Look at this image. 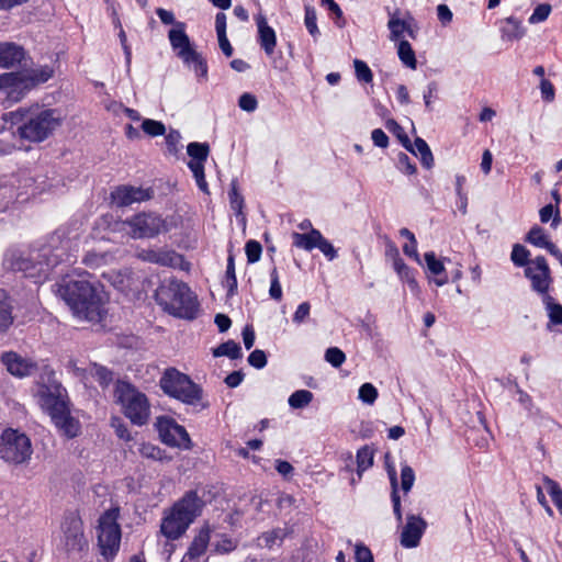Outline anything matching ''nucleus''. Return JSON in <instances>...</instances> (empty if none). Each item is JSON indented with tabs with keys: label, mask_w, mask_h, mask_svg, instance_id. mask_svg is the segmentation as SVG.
<instances>
[{
	"label": "nucleus",
	"mask_w": 562,
	"mask_h": 562,
	"mask_svg": "<svg viewBox=\"0 0 562 562\" xmlns=\"http://www.w3.org/2000/svg\"><path fill=\"white\" fill-rule=\"evenodd\" d=\"M70 247L71 240L59 229L38 249L9 250L4 256L3 266L35 279V282H41L47 278L50 268L68 258Z\"/></svg>",
	"instance_id": "obj_1"
},
{
	"label": "nucleus",
	"mask_w": 562,
	"mask_h": 562,
	"mask_svg": "<svg viewBox=\"0 0 562 562\" xmlns=\"http://www.w3.org/2000/svg\"><path fill=\"white\" fill-rule=\"evenodd\" d=\"M2 119L18 126L16 133L21 139L41 143L61 126L65 116L59 109L34 104L4 113Z\"/></svg>",
	"instance_id": "obj_2"
},
{
	"label": "nucleus",
	"mask_w": 562,
	"mask_h": 562,
	"mask_svg": "<svg viewBox=\"0 0 562 562\" xmlns=\"http://www.w3.org/2000/svg\"><path fill=\"white\" fill-rule=\"evenodd\" d=\"M58 295L80 321L99 323L105 315L104 302L98 289L85 279H64L57 285Z\"/></svg>",
	"instance_id": "obj_3"
},
{
	"label": "nucleus",
	"mask_w": 562,
	"mask_h": 562,
	"mask_svg": "<svg viewBox=\"0 0 562 562\" xmlns=\"http://www.w3.org/2000/svg\"><path fill=\"white\" fill-rule=\"evenodd\" d=\"M203 502L196 492L189 491L161 519L160 533L168 540L179 539L199 516Z\"/></svg>",
	"instance_id": "obj_4"
},
{
	"label": "nucleus",
	"mask_w": 562,
	"mask_h": 562,
	"mask_svg": "<svg viewBox=\"0 0 562 562\" xmlns=\"http://www.w3.org/2000/svg\"><path fill=\"white\" fill-rule=\"evenodd\" d=\"M156 301L165 311L177 317L193 319L198 312L196 296L178 280L162 282L156 290Z\"/></svg>",
	"instance_id": "obj_5"
},
{
	"label": "nucleus",
	"mask_w": 562,
	"mask_h": 562,
	"mask_svg": "<svg viewBox=\"0 0 562 562\" xmlns=\"http://www.w3.org/2000/svg\"><path fill=\"white\" fill-rule=\"evenodd\" d=\"M114 397L123 407L125 416L135 425L147 424L150 415V405L147 396L131 383L117 381Z\"/></svg>",
	"instance_id": "obj_6"
},
{
	"label": "nucleus",
	"mask_w": 562,
	"mask_h": 562,
	"mask_svg": "<svg viewBox=\"0 0 562 562\" xmlns=\"http://www.w3.org/2000/svg\"><path fill=\"white\" fill-rule=\"evenodd\" d=\"M159 386L168 396L188 405H195L202 398V389L176 368L165 370L159 380Z\"/></svg>",
	"instance_id": "obj_7"
},
{
	"label": "nucleus",
	"mask_w": 562,
	"mask_h": 562,
	"mask_svg": "<svg viewBox=\"0 0 562 562\" xmlns=\"http://www.w3.org/2000/svg\"><path fill=\"white\" fill-rule=\"evenodd\" d=\"M119 517V507H112L105 510L98 520V547L101 555L106 560H112L120 550L122 531L117 522Z\"/></svg>",
	"instance_id": "obj_8"
},
{
	"label": "nucleus",
	"mask_w": 562,
	"mask_h": 562,
	"mask_svg": "<svg viewBox=\"0 0 562 562\" xmlns=\"http://www.w3.org/2000/svg\"><path fill=\"white\" fill-rule=\"evenodd\" d=\"M33 453L31 439L23 432L8 428L0 435V458L9 464L26 463Z\"/></svg>",
	"instance_id": "obj_9"
},
{
	"label": "nucleus",
	"mask_w": 562,
	"mask_h": 562,
	"mask_svg": "<svg viewBox=\"0 0 562 562\" xmlns=\"http://www.w3.org/2000/svg\"><path fill=\"white\" fill-rule=\"evenodd\" d=\"M53 75L49 67L33 69L27 75L22 74H3L0 75V89L7 90L10 99L19 101L23 97V91L32 87L46 82Z\"/></svg>",
	"instance_id": "obj_10"
},
{
	"label": "nucleus",
	"mask_w": 562,
	"mask_h": 562,
	"mask_svg": "<svg viewBox=\"0 0 562 562\" xmlns=\"http://www.w3.org/2000/svg\"><path fill=\"white\" fill-rule=\"evenodd\" d=\"M119 231L128 228V235L134 239L154 238L161 233H167V221L159 214L142 212L120 223Z\"/></svg>",
	"instance_id": "obj_11"
},
{
	"label": "nucleus",
	"mask_w": 562,
	"mask_h": 562,
	"mask_svg": "<svg viewBox=\"0 0 562 562\" xmlns=\"http://www.w3.org/2000/svg\"><path fill=\"white\" fill-rule=\"evenodd\" d=\"M156 427L164 443L183 450L192 448V442L188 431L175 419L167 416H160L157 418Z\"/></svg>",
	"instance_id": "obj_12"
},
{
	"label": "nucleus",
	"mask_w": 562,
	"mask_h": 562,
	"mask_svg": "<svg viewBox=\"0 0 562 562\" xmlns=\"http://www.w3.org/2000/svg\"><path fill=\"white\" fill-rule=\"evenodd\" d=\"M525 276L530 280L531 288L542 299L550 296L549 289L552 284L551 271L543 256H538L529 262L525 269Z\"/></svg>",
	"instance_id": "obj_13"
},
{
	"label": "nucleus",
	"mask_w": 562,
	"mask_h": 562,
	"mask_svg": "<svg viewBox=\"0 0 562 562\" xmlns=\"http://www.w3.org/2000/svg\"><path fill=\"white\" fill-rule=\"evenodd\" d=\"M64 546L67 552H81L88 547L82 520L76 515L65 517L61 525Z\"/></svg>",
	"instance_id": "obj_14"
},
{
	"label": "nucleus",
	"mask_w": 562,
	"mask_h": 562,
	"mask_svg": "<svg viewBox=\"0 0 562 562\" xmlns=\"http://www.w3.org/2000/svg\"><path fill=\"white\" fill-rule=\"evenodd\" d=\"M187 151L191 157L188 167L192 171L199 189L207 193L209 189L204 175V162L209 157L210 146L206 143L193 142L188 145Z\"/></svg>",
	"instance_id": "obj_15"
},
{
	"label": "nucleus",
	"mask_w": 562,
	"mask_h": 562,
	"mask_svg": "<svg viewBox=\"0 0 562 562\" xmlns=\"http://www.w3.org/2000/svg\"><path fill=\"white\" fill-rule=\"evenodd\" d=\"M41 407L52 417L69 406L66 390L56 382L54 386H43L38 392Z\"/></svg>",
	"instance_id": "obj_16"
},
{
	"label": "nucleus",
	"mask_w": 562,
	"mask_h": 562,
	"mask_svg": "<svg viewBox=\"0 0 562 562\" xmlns=\"http://www.w3.org/2000/svg\"><path fill=\"white\" fill-rule=\"evenodd\" d=\"M0 362L11 375L19 379L30 376L37 371V363L33 359L15 351L2 352Z\"/></svg>",
	"instance_id": "obj_17"
},
{
	"label": "nucleus",
	"mask_w": 562,
	"mask_h": 562,
	"mask_svg": "<svg viewBox=\"0 0 562 562\" xmlns=\"http://www.w3.org/2000/svg\"><path fill=\"white\" fill-rule=\"evenodd\" d=\"M390 19L387 27L390 30V40L394 42L404 41L403 36L406 33L411 38L417 36V25L415 19L407 12L404 18L401 16L400 10L389 13Z\"/></svg>",
	"instance_id": "obj_18"
},
{
	"label": "nucleus",
	"mask_w": 562,
	"mask_h": 562,
	"mask_svg": "<svg viewBox=\"0 0 562 562\" xmlns=\"http://www.w3.org/2000/svg\"><path fill=\"white\" fill-rule=\"evenodd\" d=\"M151 198L149 189L136 188L132 186H120L111 193V199L117 206H128L133 203L147 201Z\"/></svg>",
	"instance_id": "obj_19"
},
{
	"label": "nucleus",
	"mask_w": 562,
	"mask_h": 562,
	"mask_svg": "<svg viewBox=\"0 0 562 562\" xmlns=\"http://www.w3.org/2000/svg\"><path fill=\"white\" fill-rule=\"evenodd\" d=\"M426 527L427 522L422 517L407 515V521L401 533V544L404 548L417 547Z\"/></svg>",
	"instance_id": "obj_20"
},
{
	"label": "nucleus",
	"mask_w": 562,
	"mask_h": 562,
	"mask_svg": "<svg viewBox=\"0 0 562 562\" xmlns=\"http://www.w3.org/2000/svg\"><path fill=\"white\" fill-rule=\"evenodd\" d=\"M168 38L172 49L182 60L195 52L191 46L189 36L186 34V24L183 22L175 23V27L168 32Z\"/></svg>",
	"instance_id": "obj_21"
},
{
	"label": "nucleus",
	"mask_w": 562,
	"mask_h": 562,
	"mask_svg": "<svg viewBox=\"0 0 562 562\" xmlns=\"http://www.w3.org/2000/svg\"><path fill=\"white\" fill-rule=\"evenodd\" d=\"M21 177L18 175H3L0 177V211H3L9 203L22 195L20 189Z\"/></svg>",
	"instance_id": "obj_22"
},
{
	"label": "nucleus",
	"mask_w": 562,
	"mask_h": 562,
	"mask_svg": "<svg viewBox=\"0 0 562 562\" xmlns=\"http://www.w3.org/2000/svg\"><path fill=\"white\" fill-rule=\"evenodd\" d=\"M137 258L143 261L156 263L164 267H176L181 257L173 250L168 249H140L137 252Z\"/></svg>",
	"instance_id": "obj_23"
},
{
	"label": "nucleus",
	"mask_w": 562,
	"mask_h": 562,
	"mask_svg": "<svg viewBox=\"0 0 562 562\" xmlns=\"http://www.w3.org/2000/svg\"><path fill=\"white\" fill-rule=\"evenodd\" d=\"M258 27V42L268 56H271L277 45V36L274 30L268 25L267 19L262 13L255 16Z\"/></svg>",
	"instance_id": "obj_24"
},
{
	"label": "nucleus",
	"mask_w": 562,
	"mask_h": 562,
	"mask_svg": "<svg viewBox=\"0 0 562 562\" xmlns=\"http://www.w3.org/2000/svg\"><path fill=\"white\" fill-rule=\"evenodd\" d=\"M57 429L71 439L80 434V423L70 415L69 406L50 417Z\"/></svg>",
	"instance_id": "obj_25"
},
{
	"label": "nucleus",
	"mask_w": 562,
	"mask_h": 562,
	"mask_svg": "<svg viewBox=\"0 0 562 562\" xmlns=\"http://www.w3.org/2000/svg\"><path fill=\"white\" fill-rule=\"evenodd\" d=\"M210 538L209 528L201 529L198 536L193 539L181 562H198V559L204 554L210 542Z\"/></svg>",
	"instance_id": "obj_26"
},
{
	"label": "nucleus",
	"mask_w": 562,
	"mask_h": 562,
	"mask_svg": "<svg viewBox=\"0 0 562 562\" xmlns=\"http://www.w3.org/2000/svg\"><path fill=\"white\" fill-rule=\"evenodd\" d=\"M24 50L13 43H0V67L10 68L22 61Z\"/></svg>",
	"instance_id": "obj_27"
},
{
	"label": "nucleus",
	"mask_w": 562,
	"mask_h": 562,
	"mask_svg": "<svg viewBox=\"0 0 562 562\" xmlns=\"http://www.w3.org/2000/svg\"><path fill=\"white\" fill-rule=\"evenodd\" d=\"M321 236L322 233L316 228H311V231L305 234L294 232L292 233L293 246L311 251L317 247Z\"/></svg>",
	"instance_id": "obj_28"
},
{
	"label": "nucleus",
	"mask_w": 562,
	"mask_h": 562,
	"mask_svg": "<svg viewBox=\"0 0 562 562\" xmlns=\"http://www.w3.org/2000/svg\"><path fill=\"white\" fill-rule=\"evenodd\" d=\"M428 271L436 276L435 283L442 286L448 283V277L445 271L443 262L436 258L435 252L429 251L424 255Z\"/></svg>",
	"instance_id": "obj_29"
},
{
	"label": "nucleus",
	"mask_w": 562,
	"mask_h": 562,
	"mask_svg": "<svg viewBox=\"0 0 562 562\" xmlns=\"http://www.w3.org/2000/svg\"><path fill=\"white\" fill-rule=\"evenodd\" d=\"M409 148H406L415 156H419L422 165L430 169L434 166V156L428 144L420 137L414 140V144H408Z\"/></svg>",
	"instance_id": "obj_30"
},
{
	"label": "nucleus",
	"mask_w": 562,
	"mask_h": 562,
	"mask_svg": "<svg viewBox=\"0 0 562 562\" xmlns=\"http://www.w3.org/2000/svg\"><path fill=\"white\" fill-rule=\"evenodd\" d=\"M526 33L522 23L517 19L509 16L505 20V25L502 27L503 38L507 41L520 40Z\"/></svg>",
	"instance_id": "obj_31"
},
{
	"label": "nucleus",
	"mask_w": 562,
	"mask_h": 562,
	"mask_svg": "<svg viewBox=\"0 0 562 562\" xmlns=\"http://www.w3.org/2000/svg\"><path fill=\"white\" fill-rule=\"evenodd\" d=\"M12 323V307L8 295L3 290H0V334L7 331Z\"/></svg>",
	"instance_id": "obj_32"
},
{
	"label": "nucleus",
	"mask_w": 562,
	"mask_h": 562,
	"mask_svg": "<svg viewBox=\"0 0 562 562\" xmlns=\"http://www.w3.org/2000/svg\"><path fill=\"white\" fill-rule=\"evenodd\" d=\"M526 241L536 247L544 248L548 251L550 250L551 245H554L549 239V236L546 234L544 229L538 225H535L530 228L526 236Z\"/></svg>",
	"instance_id": "obj_33"
},
{
	"label": "nucleus",
	"mask_w": 562,
	"mask_h": 562,
	"mask_svg": "<svg viewBox=\"0 0 562 562\" xmlns=\"http://www.w3.org/2000/svg\"><path fill=\"white\" fill-rule=\"evenodd\" d=\"M213 356L214 357H228L229 359H239L241 358V348L240 346L235 342L234 340H227L223 344H221L218 347L213 349Z\"/></svg>",
	"instance_id": "obj_34"
},
{
	"label": "nucleus",
	"mask_w": 562,
	"mask_h": 562,
	"mask_svg": "<svg viewBox=\"0 0 562 562\" xmlns=\"http://www.w3.org/2000/svg\"><path fill=\"white\" fill-rule=\"evenodd\" d=\"M542 483L544 485V488L549 493V495L552 498V502L554 503L557 509L562 515V488L559 485V483L551 477L544 475L542 477Z\"/></svg>",
	"instance_id": "obj_35"
},
{
	"label": "nucleus",
	"mask_w": 562,
	"mask_h": 562,
	"mask_svg": "<svg viewBox=\"0 0 562 562\" xmlns=\"http://www.w3.org/2000/svg\"><path fill=\"white\" fill-rule=\"evenodd\" d=\"M182 61L192 68L199 78H206L207 65L205 59L198 52H193L192 55H189L187 59H183Z\"/></svg>",
	"instance_id": "obj_36"
},
{
	"label": "nucleus",
	"mask_w": 562,
	"mask_h": 562,
	"mask_svg": "<svg viewBox=\"0 0 562 562\" xmlns=\"http://www.w3.org/2000/svg\"><path fill=\"white\" fill-rule=\"evenodd\" d=\"M397 54L401 61L411 69H416L417 61L415 52L407 41H400L397 46Z\"/></svg>",
	"instance_id": "obj_37"
},
{
	"label": "nucleus",
	"mask_w": 562,
	"mask_h": 562,
	"mask_svg": "<svg viewBox=\"0 0 562 562\" xmlns=\"http://www.w3.org/2000/svg\"><path fill=\"white\" fill-rule=\"evenodd\" d=\"M542 303L546 306L550 322L554 325H562V305L557 303L551 295L544 296Z\"/></svg>",
	"instance_id": "obj_38"
},
{
	"label": "nucleus",
	"mask_w": 562,
	"mask_h": 562,
	"mask_svg": "<svg viewBox=\"0 0 562 562\" xmlns=\"http://www.w3.org/2000/svg\"><path fill=\"white\" fill-rule=\"evenodd\" d=\"M284 538V530L277 528L263 532L258 537V546L263 548H272L274 544H280Z\"/></svg>",
	"instance_id": "obj_39"
},
{
	"label": "nucleus",
	"mask_w": 562,
	"mask_h": 562,
	"mask_svg": "<svg viewBox=\"0 0 562 562\" xmlns=\"http://www.w3.org/2000/svg\"><path fill=\"white\" fill-rule=\"evenodd\" d=\"M373 464V450L368 446L360 448L357 452V472L361 476L362 472Z\"/></svg>",
	"instance_id": "obj_40"
},
{
	"label": "nucleus",
	"mask_w": 562,
	"mask_h": 562,
	"mask_svg": "<svg viewBox=\"0 0 562 562\" xmlns=\"http://www.w3.org/2000/svg\"><path fill=\"white\" fill-rule=\"evenodd\" d=\"M305 15H304V24L307 29L308 33L313 36V38L316 41L318 36L321 35V32L317 26V15L316 10L312 5H305L304 8Z\"/></svg>",
	"instance_id": "obj_41"
},
{
	"label": "nucleus",
	"mask_w": 562,
	"mask_h": 562,
	"mask_svg": "<svg viewBox=\"0 0 562 562\" xmlns=\"http://www.w3.org/2000/svg\"><path fill=\"white\" fill-rule=\"evenodd\" d=\"M313 400V393L307 390H299L292 393L288 400L289 405L292 408L306 407Z\"/></svg>",
	"instance_id": "obj_42"
},
{
	"label": "nucleus",
	"mask_w": 562,
	"mask_h": 562,
	"mask_svg": "<svg viewBox=\"0 0 562 562\" xmlns=\"http://www.w3.org/2000/svg\"><path fill=\"white\" fill-rule=\"evenodd\" d=\"M229 204L236 216L243 215L244 198L238 191L237 181L233 180L228 192Z\"/></svg>",
	"instance_id": "obj_43"
},
{
	"label": "nucleus",
	"mask_w": 562,
	"mask_h": 562,
	"mask_svg": "<svg viewBox=\"0 0 562 562\" xmlns=\"http://www.w3.org/2000/svg\"><path fill=\"white\" fill-rule=\"evenodd\" d=\"M390 482L392 487V503H393V512L397 519V521H402V509H401V499L398 496V483L396 477V472L393 470L390 472Z\"/></svg>",
	"instance_id": "obj_44"
},
{
	"label": "nucleus",
	"mask_w": 562,
	"mask_h": 562,
	"mask_svg": "<svg viewBox=\"0 0 562 562\" xmlns=\"http://www.w3.org/2000/svg\"><path fill=\"white\" fill-rule=\"evenodd\" d=\"M530 251L520 244H515L510 254V259L517 267H526L531 260H529Z\"/></svg>",
	"instance_id": "obj_45"
},
{
	"label": "nucleus",
	"mask_w": 562,
	"mask_h": 562,
	"mask_svg": "<svg viewBox=\"0 0 562 562\" xmlns=\"http://www.w3.org/2000/svg\"><path fill=\"white\" fill-rule=\"evenodd\" d=\"M90 375L93 376L103 387L108 386L113 380L112 371L95 363L90 368Z\"/></svg>",
	"instance_id": "obj_46"
},
{
	"label": "nucleus",
	"mask_w": 562,
	"mask_h": 562,
	"mask_svg": "<svg viewBox=\"0 0 562 562\" xmlns=\"http://www.w3.org/2000/svg\"><path fill=\"white\" fill-rule=\"evenodd\" d=\"M540 221L542 223H548L550 220L551 227L557 228L561 223V216L558 209H554L552 204H548L543 206L539 212Z\"/></svg>",
	"instance_id": "obj_47"
},
{
	"label": "nucleus",
	"mask_w": 562,
	"mask_h": 562,
	"mask_svg": "<svg viewBox=\"0 0 562 562\" xmlns=\"http://www.w3.org/2000/svg\"><path fill=\"white\" fill-rule=\"evenodd\" d=\"M378 390L372 383H364L360 386L358 392V398L368 405H373L378 398Z\"/></svg>",
	"instance_id": "obj_48"
},
{
	"label": "nucleus",
	"mask_w": 562,
	"mask_h": 562,
	"mask_svg": "<svg viewBox=\"0 0 562 562\" xmlns=\"http://www.w3.org/2000/svg\"><path fill=\"white\" fill-rule=\"evenodd\" d=\"M142 130L145 134L151 137L160 136L166 133V127L162 122L151 119H145L142 123Z\"/></svg>",
	"instance_id": "obj_49"
},
{
	"label": "nucleus",
	"mask_w": 562,
	"mask_h": 562,
	"mask_svg": "<svg viewBox=\"0 0 562 562\" xmlns=\"http://www.w3.org/2000/svg\"><path fill=\"white\" fill-rule=\"evenodd\" d=\"M165 139L168 153L172 156H177L182 148L180 133L176 130H171L166 135Z\"/></svg>",
	"instance_id": "obj_50"
},
{
	"label": "nucleus",
	"mask_w": 562,
	"mask_h": 562,
	"mask_svg": "<svg viewBox=\"0 0 562 562\" xmlns=\"http://www.w3.org/2000/svg\"><path fill=\"white\" fill-rule=\"evenodd\" d=\"M385 126L391 133H393L400 139V142L405 148H409L408 144L411 140L406 135L404 128L395 120H387Z\"/></svg>",
	"instance_id": "obj_51"
},
{
	"label": "nucleus",
	"mask_w": 562,
	"mask_h": 562,
	"mask_svg": "<svg viewBox=\"0 0 562 562\" xmlns=\"http://www.w3.org/2000/svg\"><path fill=\"white\" fill-rule=\"evenodd\" d=\"M415 482V473L414 470L409 465H403L401 469V488L408 493Z\"/></svg>",
	"instance_id": "obj_52"
},
{
	"label": "nucleus",
	"mask_w": 562,
	"mask_h": 562,
	"mask_svg": "<svg viewBox=\"0 0 562 562\" xmlns=\"http://www.w3.org/2000/svg\"><path fill=\"white\" fill-rule=\"evenodd\" d=\"M325 360L334 368H339L346 360L345 353L337 347H330L325 352Z\"/></svg>",
	"instance_id": "obj_53"
},
{
	"label": "nucleus",
	"mask_w": 562,
	"mask_h": 562,
	"mask_svg": "<svg viewBox=\"0 0 562 562\" xmlns=\"http://www.w3.org/2000/svg\"><path fill=\"white\" fill-rule=\"evenodd\" d=\"M353 65H355L356 76L359 81H363L367 83L372 81V79H373L372 71L364 61L356 59L353 61Z\"/></svg>",
	"instance_id": "obj_54"
},
{
	"label": "nucleus",
	"mask_w": 562,
	"mask_h": 562,
	"mask_svg": "<svg viewBox=\"0 0 562 562\" xmlns=\"http://www.w3.org/2000/svg\"><path fill=\"white\" fill-rule=\"evenodd\" d=\"M138 452L142 457L153 460H161L162 459V451L159 447L143 442L139 445Z\"/></svg>",
	"instance_id": "obj_55"
},
{
	"label": "nucleus",
	"mask_w": 562,
	"mask_h": 562,
	"mask_svg": "<svg viewBox=\"0 0 562 562\" xmlns=\"http://www.w3.org/2000/svg\"><path fill=\"white\" fill-rule=\"evenodd\" d=\"M247 260L249 263H255L260 259L262 247L257 240H248L245 246Z\"/></svg>",
	"instance_id": "obj_56"
},
{
	"label": "nucleus",
	"mask_w": 562,
	"mask_h": 562,
	"mask_svg": "<svg viewBox=\"0 0 562 562\" xmlns=\"http://www.w3.org/2000/svg\"><path fill=\"white\" fill-rule=\"evenodd\" d=\"M551 12V5L547 3H542L536 7L532 14L529 18L530 24H537L540 22H543L548 19L549 14Z\"/></svg>",
	"instance_id": "obj_57"
},
{
	"label": "nucleus",
	"mask_w": 562,
	"mask_h": 562,
	"mask_svg": "<svg viewBox=\"0 0 562 562\" xmlns=\"http://www.w3.org/2000/svg\"><path fill=\"white\" fill-rule=\"evenodd\" d=\"M238 106L246 112H254L258 108L257 98L251 93L245 92L239 97Z\"/></svg>",
	"instance_id": "obj_58"
},
{
	"label": "nucleus",
	"mask_w": 562,
	"mask_h": 562,
	"mask_svg": "<svg viewBox=\"0 0 562 562\" xmlns=\"http://www.w3.org/2000/svg\"><path fill=\"white\" fill-rule=\"evenodd\" d=\"M270 278H271V284H270V289H269V294L272 299L280 301L282 299V289H281V284L279 281V274H278L277 268L272 269V271L270 273Z\"/></svg>",
	"instance_id": "obj_59"
},
{
	"label": "nucleus",
	"mask_w": 562,
	"mask_h": 562,
	"mask_svg": "<svg viewBox=\"0 0 562 562\" xmlns=\"http://www.w3.org/2000/svg\"><path fill=\"white\" fill-rule=\"evenodd\" d=\"M316 248H318L322 254L330 261L337 257V250L323 235L321 236Z\"/></svg>",
	"instance_id": "obj_60"
},
{
	"label": "nucleus",
	"mask_w": 562,
	"mask_h": 562,
	"mask_svg": "<svg viewBox=\"0 0 562 562\" xmlns=\"http://www.w3.org/2000/svg\"><path fill=\"white\" fill-rule=\"evenodd\" d=\"M248 362L256 369H262L267 364L266 353L260 349H256L249 355Z\"/></svg>",
	"instance_id": "obj_61"
},
{
	"label": "nucleus",
	"mask_w": 562,
	"mask_h": 562,
	"mask_svg": "<svg viewBox=\"0 0 562 562\" xmlns=\"http://www.w3.org/2000/svg\"><path fill=\"white\" fill-rule=\"evenodd\" d=\"M397 276L400 277V279L402 281L407 283V285L409 286L412 292H414V293L418 292V290H419L418 283L414 277L413 270L409 267L406 268L404 271L397 273Z\"/></svg>",
	"instance_id": "obj_62"
},
{
	"label": "nucleus",
	"mask_w": 562,
	"mask_h": 562,
	"mask_svg": "<svg viewBox=\"0 0 562 562\" xmlns=\"http://www.w3.org/2000/svg\"><path fill=\"white\" fill-rule=\"evenodd\" d=\"M541 97L544 101L551 102L554 100L555 90L551 81L546 78L541 79L540 82Z\"/></svg>",
	"instance_id": "obj_63"
},
{
	"label": "nucleus",
	"mask_w": 562,
	"mask_h": 562,
	"mask_svg": "<svg viewBox=\"0 0 562 562\" xmlns=\"http://www.w3.org/2000/svg\"><path fill=\"white\" fill-rule=\"evenodd\" d=\"M356 562H374L373 555L369 548L357 544L356 546V552H355Z\"/></svg>",
	"instance_id": "obj_64"
}]
</instances>
